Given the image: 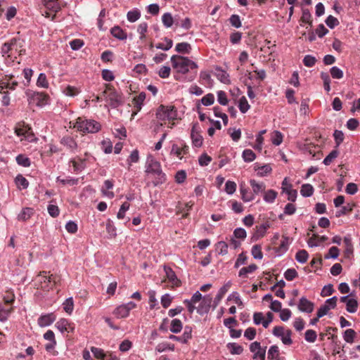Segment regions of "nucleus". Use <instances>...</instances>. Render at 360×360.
<instances>
[{
	"instance_id": "1",
	"label": "nucleus",
	"mask_w": 360,
	"mask_h": 360,
	"mask_svg": "<svg viewBox=\"0 0 360 360\" xmlns=\"http://www.w3.org/2000/svg\"><path fill=\"white\" fill-rule=\"evenodd\" d=\"M155 115L161 126L165 124L166 122L168 121V127L172 129L174 123L171 122L177 119L178 112L173 105H160L157 108Z\"/></svg>"
},
{
	"instance_id": "2",
	"label": "nucleus",
	"mask_w": 360,
	"mask_h": 360,
	"mask_svg": "<svg viewBox=\"0 0 360 360\" xmlns=\"http://www.w3.org/2000/svg\"><path fill=\"white\" fill-rule=\"evenodd\" d=\"M23 41L20 39L13 38L4 44L1 47V53L4 57L15 58V53L22 55L25 53Z\"/></svg>"
},
{
	"instance_id": "3",
	"label": "nucleus",
	"mask_w": 360,
	"mask_h": 360,
	"mask_svg": "<svg viewBox=\"0 0 360 360\" xmlns=\"http://www.w3.org/2000/svg\"><path fill=\"white\" fill-rule=\"evenodd\" d=\"M171 62L172 67L178 72L185 74L190 70L197 68V65L188 58L175 55L172 56Z\"/></svg>"
},
{
	"instance_id": "4",
	"label": "nucleus",
	"mask_w": 360,
	"mask_h": 360,
	"mask_svg": "<svg viewBox=\"0 0 360 360\" xmlns=\"http://www.w3.org/2000/svg\"><path fill=\"white\" fill-rule=\"evenodd\" d=\"M73 127L84 133H96L101 129V124L93 120L77 119Z\"/></svg>"
},
{
	"instance_id": "5",
	"label": "nucleus",
	"mask_w": 360,
	"mask_h": 360,
	"mask_svg": "<svg viewBox=\"0 0 360 360\" xmlns=\"http://www.w3.org/2000/svg\"><path fill=\"white\" fill-rule=\"evenodd\" d=\"M103 96L107 103L105 106L109 105L115 108L122 103V96L111 85H106L105 89L103 92Z\"/></svg>"
},
{
	"instance_id": "6",
	"label": "nucleus",
	"mask_w": 360,
	"mask_h": 360,
	"mask_svg": "<svg viewBox=\"0 0 360 360\" xmlns=\"http://www.w3.org/2000/svg\"><path fill=\"white\" fill-rule=\"evenodd\" d=\"M39 283V287L45 290L51 289L60 280L59 276L54 274H50L49 272L43 271L36 278Z\"/></svg>"
},
{
	"instance_id": "7",
	"label": "nucleus",
	"mask_w": 360,
	"mask_h": 360,
	"mask_svg": "<svg viewBox=\"0 0 360 360\" xmlns=\"http://www.w3.org/2000/svg\"><path fill=\"white\" fill-rule=\"evenodd\" d=\"M146 172L156 176L157 179L154 182L155 185L162 184L166 179L165 174L162 172L160 162L151 160L146 168Z\"/></svg>"
},
{
	"instance_id": "8",
	"label": "nucleus",
	"mask_w": 360,
	"mask_h": 360,
	"mask_svg": "<svg viewBox=\"0 0 360 360\" xmlns=\"http://www.w3.org/2000/svg\"><path fill=\"white\" fill-rule=\"evenodd\" d=\"M15 133L18 136L21 137V141H26L31 143L37 141V138L27 125L18 124L15 129Z\"/></svg>"
},
{
	"instance_id": "9",
	"label": "nucleus",
	"mask_w": 360,
	"mask_h": 360,
	"mask_svg": "<svg viewBox=\"0 0 360 360\" xmlns=\"http://www.w3.org/2000/svg\"><path fill=\"white\" fill-rule=\"evenodd\" d=\"M29 102L39 107H43L48 104L49 96L43 92L27 93Z\"/></svg>"
},
{
	"instance_id": "10",
	"label": "nucleus",
	"mask_w": 360,
	"mask_h": 360,
	"mask_svg": "<svg viewBox=\"0 0 360 360\" xmlns=\"http://www.w3.org/2000/svg\"><path fill=\"white\" fill-rule=\"evenodd\" d=\"M273 334L280 338L284 345H290L292 343L291 339L292 332L290 330L285 329L282 326H276L273 329Z\"/></svg>"
},
{
	"instance_id": "11",
	"label": "nucleus",
	"mask_w": 360,
	"mask_h": 360,
	"mask_svg": "<svg viewBox=\"0 0 360 360\" xmlns=\"http://www.w3.org/2000/svg\"><path fill=\"white\" fill-rule=\"evenodd\" d=\"M136 307V304L134 302H129L116 307L113 311L114 315L117 319L127 318L130 311Z\"/></svg>"
},
{
	"instance_id": "12",
	"label": "nucleus",
	"mask_w": 360,
	"mask_h": 360,
	"mask_svg": "<svg viewBox=\"0 0 360 360\" xmlns=\"http://www.w3.org/2000/svg\"><path fill=\"white\" fill-rule=\"evenodd\" d=\"M188 152V146L186 143H173L170 151V155L176 157L179 160H182L184 156L186 155Z\"/></svg>"
},
{
	"instance_id": "13",
	"label": "nucleus",
	"mask_w": 360,
	"mask_h": 360,
	"mask_svg": "<svg viewBox=\"0 0 360 360\" xmlns=\"http://www.w3.org/2000/svg\"><path fill=\"white\" fill-rule=\"evenodd\" d=\"M337 301L338 298L336 296L326 300L325 303L321 306L318 310L319 317H323L326 315L330 309H334L336 307Z\"/></svg>"
},
{
	"instance_id": "14",
	"label": "nucleus",
	"mask_w": 360,
	"mask_h": 360,
	"mask_svg": "<svg viewBox=\"0 0 360 360\" xmlns=\"http://www.w3.org/2000/svg\"><path fill=\"white\" fill-rule=\"evenodd\" d=\"M250 350L252 352L254 359L264 360L266 355V349L262 348L259 342H254L250 345Z\"/></svg>"
},
{
	"instance_id": "15",
	"label": "nucleus",
	"mask_w": 360,
	"mask_h": 360,
	"mask_svg": "<svg viewBox=\"0 0 360 360\" xmlns=\"http://www.w3.org/2000/svg\"><path fill=\"white\" fill-rule=\"evenodd\" d=\"M166 279L171 284L172 288L181 285V281L177 278L175 272L169 266H164Z\"/></svg>"
},
{
	"instance_id": "16",
	"label": "nucleus",
	"mask_w": 360,
	"mask_h": 360,
	"mask_svg": "<svg viewBox=\"0 0 360 360\" xmlns=\"http://www.w3.org/2000/svg\"><path fill=\"white\" fill-rule=\"evenodd\" d=\"M212 301V299L210 295L203 297L202 300L200 301V304L196 308L197 312L201 315L207 313L211 307Z\"/></svg>"
},
{
	"instance_id": "17",
	"label": "nucleus",
	"mask_w": 360,
	"mask_h": 360,
	"mask_svg": "<svg viewBox=\"0 0 360 360\" xmlns=\"http://www.w3.org/2000/svg\"><path fill=\"white\" fill-rule=\"evenodd\" d=\"M56 319V316L53 313L41 315L38 319V325L40 327L49 326L55 321Z\"/></svg>"
},
{
	"instance_id": "18",
	"label": "nucleus",
	"mask_w": 360,
	"mask_h": 360,
	"mask_svg": "<svg viewBox=\"0 0 360 360\" xmlns=\"http://www.w3.org/2000/svg\"><path fill=\"white\" fill-rule=\"evenodd\" d=\"M191 333H192L191 328L186 327L184 328V333L182 334V335L181 337L171 335H169V338L170 340L178 341L181 343H186L188 341V340H190L192 337Z\"/></svg>"
},
{
	"instance_id": "19",
	"label": "nucleus",
	"mask_w": 360,
	"mask_h": 360,
	"mask_svg": "<svg viewBox=\"0 0 360 360\" xmlns=\"http://www.w3.org/2000/svg\"><path fill=\"white\" fill-rule=\"evenodd\" d=\"M298 309L302 312L311 313L314 310V304L306 297H302L300 300Z\"/></svg>"
},
{
	"instance_id": "20",
	"label": "nucleus",
	"mask_w": 360,
	"mask_h": 360,
	"mask_svg": "<svg viewBox=\"0 0 360 360\" xmlns=\"http://www.w3.org/2000/svg\"><path fill=\"white\" fill-rule=\"evenodd\" d=\"M113 182L111 180H105L103 183V185L101 188V193L102 194L109 198V199H112L114 198L115 196V194L114 193L111 191L113 188Z\"/></svg>"
},
{
	"instance_id": "21",
	"label": "nucleus",
	"mask_w": 360,
	"mask_h": 360,
	"mask_svg": "<svg viewBox=\"0 0 360 360\" xmlns=\"http://www.w3.org/2000/svg\"><path fill=\"white\" fill-rule=\"evenodd\" d=\"M178 16L173 18L170 13H165L162 16V24L167 28L171 27L174 22H176V25H178Z\"/></svg>"
},
{
	"instance_id": "22",
	"label": "nucleus",
	"mask_w": 360,
	"mask_h": 360,
	"mask_svg": "<svg viewBox=\"0 0 360 360\" xmlns=\"http://www.w3.org/2000/svg\"><path fill=\"white\" fill-rule=\"evenodd\" d=\"M146 99V93L141 92L136 96H135L132 100V104L134 107L136 108V112L133 113V115H136L137 112L140 111L142 105H143V102Z\"/></svg>"
},
{
	"instance_id": "23",
	"label": "nucleus",
	"mask_w": 360,
	"mask_h": 360,
	"mask_svg": "<svg viewBox=\"0 0 360 360\" xmlns=\"http://www.w3.org/2000/svg\"><path fill=\"white\" fill-rule=\"evenodd\" d=\"M43 4L47 10L55 13L61 9L58 0H43Z\"/></svg>"
},
{
	"instance_id": "24",
	"label": "nucleus",
	"mask_w": 360,
	"mask_h": 360,
	"mask_svg": "<svg viewBox=\"0 0 360 360\" xmlns=\"http://www.w3.org/2000/svg\"><path fill=\"white\" fill-rule=\"evenodd\" d=\"M61 143L74 153L77 151V144L74 139L70 136L63 137L61 139Z\"/></svg>"
},
{
	"instance_id": "25",
	"label": "nucleus",
	"mask_w": 360,
	"mask_h": 360,
	"mask_svg": "<svg viewBox=\"0 0 360 360\" xmlns=\"http://www.w3.org/2000/svg\"><path fill=\"white\" fill-rule=\"evenodd\" d=\"M191 137L192 139V143L194 146L199 148L202 145V136L195 129V127H193L191 130Z\"/></svg>"
},
{
	"instance_id": "26",
	"label": "nucleus",
	"mask_w": 360,
	"mask_h": 360,
	"mask_svg": "<svg viewBox=\"0 0 360 360\" xmlns=\"http://www.w3.org/2000/svg\"><path fill=\"white\" fill-rule=\"evenodd\" d=\"M328 237L326 236H319L316 234H313L311 238L307 240V244L309 247H317L321 243L326 241Z\"/></svg>"
},
{
	"instance_id": "27",
	"label": "nucleus",
	"mask_w": 360,
	"mask_h": 360,
	"mask_svg": "<svg viewBox=\"0 0 360 360\" xmlns=\"http://www.w3.org/2000/svg\"><path fill=\"white\" fill-rule=\"evenodd\" d=\"M240 193L241 195V199L245 202H251L255 199V195L249 192L248 188L243 184L240 186Z\"/></svg>"
},
{
	"instance_id": "28",
	"label": "nucleus",
	"mask_w": 360,
	"mask_h": 360,
	"mask_svg": "<svg viewBox=\"0 0 360 360\" xmlns=\"http://www.w3.org/2000/svg\"><path fill=\"white\" fill-rule=\"evenodd\" d=\"M250 184L252 189V194H254L255 195H258L259 193L264 191L266 188L265 184L264 183L257 182L255 179H250Z\"/></svg>"
},
{
	"instance_id": "29",
	"label": "nucleus",
	"mask_w": 360,
	"mask_h": 360,
	"mask_svg": "<svg viewBox=\"0 0 360 360\" xmlns=\"http://www.w3.org/2000/svg\"><path fill=\"white\" fill-rule=\"evenodd\" d=\"M34 214V210L31 207L23 208L18 216L19 221H25L28 220Z\"/></svg>"
},
{
	"instance_id": "30",
	"label": "nucleus",
	"mask_w": 360,
	"mask_h": 360,
	"mask_svg": "<svg viewBox=\"0 0 360 360\" xmlns=\"http://www.w3.org/2000/svg\"><path fill=\"white\" fill-rule=\"evenodd\" d=\"M269 227H270V224L269 223H264L259 226H257L256 231L254 234V237L256 239H259V238L264 237L266 233V230Z\"/></svg>"
},
{
	"instance_id": "31",
	"label": "nucleus",
	"mask_w": 360,
	"mask_h": 360,
	"mask_svg": "<svg viewBox=\"0 0 360 360\" xmlns=\"http://www.w3.org/2000/svg\"><path fill=\"white\" fill-rule=\"evenodd\" d=\"M216 77L217 78L224 84H229L231 82L229 75L221 68H218L216 70Z\"/></svg>"
},
{
	"instance_id": "32",
	"label": "nucleus",
	"mask_w": 360,
	"mask_h": 360,
	"mask_svg": "<svg viewBox=\"0 0 360 360\" xmlns=\"http://www.w3.org/2000/svg\"><path fill=\"white\" fill-rule=\"evenodd\" d=\"M271 141L274 146H280L283 140V135L279 131H274L271 133Z\"/></svg>"
},
{
	"instance_id": "33",
	"label": "nucleus",
	"mask_w": 360,
	"mask_h": 360,
	"mask_svg": "<svg viewBox=\"0 0 360 360\" xmlns=\"http://www.w3.org/2000/svg\"><path fill=\"white\" fill-rule=\"evenodd\" d=\"M227 302L232 301L236 304H237L239 307H243V303L241 300L240 296L238 292H232L226 299Z\"/></svg>"
},
{
	"instance_id": "34",
	"label": "nucleus",
	"mask_w": 360,
	"mask_h": 360,
	"mask_svg": "<svg viewBox=\"0 0 360 360\" xmlns=\"http://www.w3.org/2000/svg\"><path fill=\"white\" fill-rule=\"evenodd\" d=\"M15 183L19 189H26L29 186L28 181L21 174H18L15 179Z\"/></svg>"
},
{
	"instance_id": "35",
	"label": "nucleus",
	"mask_w": 360,
	"mask_h": 360,
	"mask_svg": "<svg viewBox=\"0 0 360 360\" xmlns=\"http://www.w3.org/2000/svg\"><path fill=\"white\" fill-rule=\"evenodd\" d=\"M278 193L274 190L269 189L264 193V200L267 203H273L277 198Z\"/></svg>"
},
{
	"instance_id": "36",
	"label": "nucleus",
	"mask_w": 360,
	"mask_h": 360,
	"mask_svg": "<svg viewBox=\"0 0 360 360\" xmlns=\"http://www.w3.org/2000/svg\"><path fill=\"white\" fill-rule=\"evenodd\" d=\"M110 32L114 37L121 40L127 39V33L118 26L112 27Z\"/></svg>"
},
{
	"instance_id": "37",
	"label": "nucleus",
	"mask_w": 360,
	"mask_h": 360,
	"mask_svg": "<svg viewBox=\"0 0 360 360\" xmlns=\"http://www.w3.org/2000/svg\"><path fill=\"white\" fill-rule=\"evenodd\" d=\"M226 347L231 354H240L243 351V347L235 342L229 343Z\"/></svg>"
},
{
	"instance_id": "38",
	"label": "nucleus",
	"mask_w": 360,
	"mask_h": 360,
	"mask_svg": "<svg viewBox=\"0 0 360 360\" xmlns=\"http://www.w3.org/2000/svg\"><path fill=\"white\" fill-rule=\"evenodd\" d=\"M183 325L179 319H174L170 324V331L173 333H179L182 330Z\"/></svg>"
},
{
	"instance_id": "39",
	"label": "nucleus",
	"mask_w": 360,
	"mask_h": 360,
	"mask_svg": "<svg viewBox=\"0 0 360 360\" xmlns=\"http://www.w3.org/2000/svg\"><path fill=\"white\" fill-rule=\"evenodd\" d=\"M257 269V266L256 264H250L248 266L240 269L238 275L240 277H247L248 274L253 273Z\"/></svg>"
},
{
	"instance_id": "40",
	"label": "nucleus",
	"mask_w": 360,
	"mask_h": 360,
	"mask_svg": "<svg viewBox=\"0 0 360 360\" xmlns=\"http://www.w3.org/2000/svg\"><path fill=\"white\" fill-rule=\"evenodd\" d=\"M344 244H345V253L347 257H349L353 253V245L352 243V240L350 237L345 236L344 238Z\"/></svg>"
},
{
	"instance_id": "41",
	"label": "nucleus",
	"mask_w": 360,
	"mask_h": 360,
	"mask_svg": "<svg viewBox=\"0 0 360 360\" xmlns=\"http://www.w3.org/2000/svg\"><path fill=\"white\" fill-rule=\"evenodd\" d=\"M63 308L64 311L70 315L74 309V301L72 297H69L63 303Z\"/></svg>"
},
{
	"instance_id": "42",
	"label": "nucleus",
	"mask_w": 360,
	"mask_h": 360,
	"mask_svg": "<svg viewBox=\"0 0 360 360\" xmlns=\"http://www.w3.org/2000/svg\"><path fill=\"white\" fill-rule=\"evenodd\" d=\"M84 159L78 157L77 160L76 158L72 159L70 162L72 164V167L74 168L75 172L81 171L84 168Z\"/></svg>"
},
{
	"instance_id": "43",
	"label": "nucleus",
	"mask_w": 360,
	"mask_h": 360,
	"mask_svg": "<svg viewBox=\"0 0 360 360\" xmlns=\"http://www.w3.org/2000/svg\"><path fill=\"white\" fill-rule=\"evenodd\" d=\"M216 251L219 255H226L228 253V244L224 241H219L215 245Z\"/></svg>"
},
{
	"instance_id": "44",
	"label": "nucleus",
	"mask_w": 360,
	"mask_h": 360,
	"mask_svg": "<svg viewBox=\"0 0 360 360\" xmlns=\"http://www.w3.org/2000/svg\"><path fill=\"white\" fill-rule=\"evenodd\" d=\"M358 309V302L356 299L350 297L346 304V309L349 313H355Z\"/></svg>"
},
{
	"instance_id": "45",
	"label": "nucleus",
	"mask_w": 360,
	"mask_h": 360,
	"mask_svg": "<svg viewBox=\"0 0 360 360\" xmlns=\"http://www.w3.org/2000/svg\"><path fill=\"white\" fill-rule=\"evenodd\" d=\"M268 359L276 360L279 358V349L276 345H272L269 347L268 351Z\"/></svg>"
},
{
	"instance_id": "46",
	"label": "nucleus",
	"mask_w": 360,
	"mask_h": 360,
	"mask_svg": "<svg viewBox=\"0 0 360 360\" xmlns=\"http://www.w3.org/2000/svg\"><path fill=\"white\" fill-rule=\"evenodd\" d=\"M300 193L304 197H309L314 193V188L309 184H303L301 187Z\"/></svg>"
},
{
	"instance_id": "47",
	"label": "nucleus",
	"mask_w": 360,
	"mask_h": 360,
	"mask_svg": "<svg viewBox=\"0 0 360 360\" xmlns=\"http://www.w3.org/2000/svg\"><path fill=\"white\" fill-rule=\"evenodd\" d=\"M13 311V308H4L0 303V321L4 322L9 317L11 313Z\"/></svg>"
},
{
	"instance_id": "48",
	"label": "nucleus",
	"mask_w": 360,
	"mask_h": 360,
	"mask_svg": "<svg viewBox=\"0 0 360 360\" xmlns=\"http://www.w3.org/2000/svg\"><path fill=\"white\" fill-rule=\"evenodd\" d=\"M63 94L68 96H75L79 94L80 90L73 86L68 85L63 90Z\"/></svg>"
},
{
	"instance_id": "49",
	"label": "nucleus",
	"mask_w": 360,
	"mask_h": 360,
	"mask_svg": "<svg viewBox=\"0 0 360 360\" xmlns=\"http://www.w3.org/2000/svg\"><path fill=\"white\" fill-rule=\"evenodd\" d=\"M141 17V12L138 9L129 11L127 14V20L131 22H134Z\"/></svg>"
},
{
	"instance_id": "50",
	"label": "nucleus",
	"mask_w": 360,
	"mask_h": 360,
	"mask_svg": "<svg viewBox=\"0 0 360 360\" xmlns=\"http://www.w3.org/2000/svg\"><path fill=\"white\" fill-rule=\"evenodd\" d=\"M242 156H243V158L244 161L247 162H252L256 158V155L250 149H245V150H244L243 152Z\"/></svg>"
},
{
	"instance_id": "51",
	"label": "nucleus",
	"mask_w": 360,
	"mask_h": 360,
	"mask_svg": "<svg viewBox=\"0 0 360 360\" xmlns=\"http://www.w3.org/2000/svg\"><path fill=\"white\" fill-rule=\"evenodd\" d=\"M156 351L158 352H163L166 350L174 351V345L173 344H170L168 342H161L158 344L155 348Z\"/></svg>"
},
{
	"instance_id": "52",
	"label": "nucleus",
	"mask_w": 360,
	"mask_h": 360,
	"mask_svg": "<svg viewBox=\"0 0 360 360\" xmlns=\"http://www.w3.org/2000/svg\"><path fill=\"white\" fill-rule=\"evenodd\" d=\"M356 337V332L353 329H347L343 334V339L348 343H352Z\"/></svg>"
},
{
	"instance_id": "53",
	"label": "nucleus",
	"mask_w": 360,
	"mask_h": 360,
	"mask_svg": "<svg viewBox=\"0 0 360 360\" xmlns=\"http://www.w3.org/2000/svg\"><path fill=\"white\" fill-rule=\"evenodd\" d=\"M37 85L39 87L47 89L49 87V82L44 73H40L37 80Z\"/></svg>"
},
{
	"instance_id": "54",
	"label": "nucleus",
	"mask_w": 360,
	"mask_h": 360,
	"mask_svg": "<svg viewBox=\"0 0 360 360\" xmlns=\"http://www.w3.org/2000/svg\"><path fill=\"white\" fill-rule=\"evenodd\" d=\"M173 42L172 40L168 38H165L163 43H158L156 44V48L158 49H162L164 51H168L172 47Z\"/></svg>"
},
{
	"instance_id": "55",
	"label": "nucleus",
	"mask_w": 360,
	"mask_h": 360,
	"mask_svg": "<svg viewBox=\"0 0 360 360\" xmlns=\"http://www.w3.org/2000/svg\"><path fill=\"white\" fill-rule=\"evenodd\" d=\"M308 257H309V254L304 250H301L298 251L295 255L296 260L301 264L305 263L307 261Z\"/></svg>"
},
{
	"instance_id": "56",
	"label": "nucleus",
	"mask_w": 360,
	"mask_h": 360,
	"mask_svg": "<svg viewBox=\"0 0 360 360\" xmlns=\"http://www.w3.org/2000/svg\"><path fill=\"white\" fill-rule=\"evenodd\" d=\"M339 152L338 150H332L323 160V163L326 165H330L333 161L338 158Z\"/></svg>"
},
{
	"instance_id": "57",
	"label": "nucleus",
	"mask_w": 360,
	"mask_h": 360,
	"mask_svg": "<svg viewBox=\"0 0 360 360\" xmlns=\"http://www.w3.org/2000/svg\"><path fill=\"white\" fill-rule=\"evenodd\" d=\"M16 162L19 165L25 167H30L31 165L30 160L24 155H18L16 157Z\"/></svg>"
},
{
	"instance_id": "58",
	"label": "nucleus",
	"mask_w": 360,
	"mask_h": 360,
	"mask_svg": "<svg viewBox=\"0 0 360 360\" xmlns=\"http://www.w3.org/2000/svg\"><path fill=\"white\" fill-rule=\"evenodd\" d=\"M256 170L258 176H265L271 173L272 169L269 165H265L262 167H259Z\"/></svg>"
},
{
	"instance_id": "59",
	"label": "nucleus",
	"mask_w": 360,
	"mask_h": 360,
	"mask_svg": "<svg viewBox=\"0 0 360 360\" xmlns=\"http://www.w3.org/2000/svg\"><path fill=\"white\" fill-rule=\"evenodd\" d=\"M70 322V321H69L68 319H60L56 322L55 326L61 333H64L65 330H67V326H68Z\"/></svg>"
},
{
	"instance_id": "60",
	"label": "nucleus",
	"mask_w": 360,
	"mask_h": 360,
	"mask_svg": "<svg viewBox=\"0 0 360 360\" xmlns=\"http://www.w3.org/2000/svg\"><path fill=\"white\" fill-rule=\"evenodd\" d=\"M231 286L232 282L231 281H228L219 289L217 295L224 297L225 294L231 289Z\"/></svg>"
},
{
	"instance_id": "61",
	"label": "nucleus",
	"mask_w": 360,
	"mask_h": 360,
	"mask_svg": "<svg viewBox=\"0 0 360 360\" xmlns=\"http://www.w3.org/2000/svg\"><path fill=\"white\" fill-rule=\"evenodd\" d=\"M200 101L203 105H211L214 102V96L212 94H207L201 98Z\"/></svg>"
},
{
	"instance_id": "62",
	"label": "nucleus",
	"mask_w": 360,
	"mask_h": 360,
	"mask_svg": "<svg viewBox=\"0 0 360 360\" xmlns=\"http://www.w3.org/2000/svg\"><path fill=\"white\" fill-rule=\"evenodd\" d=\"M236 184L232 181H227L225 184V191L229 195H232L236 192Z\"/></svg>"
},
{
	"instance_id": "63",
	"label": "nucleus",
	"mask_w": 360,
	"mask_h": 360,
	"mask_svg": "<svg viewBox=\"0 0 360 360\" xmlns=\"http://www.w3.org/2000/svg\"><path fill=\"white\" fill-rule=\"evenodd\" d=\"M238 107L240 112L243 113L246 112L250 109V106L245 97L243 96L240 98Z\"/></svg>"
},
{
	"instance_id": "64",
	"label": "nucleus",
	"mask_w": 360,
	"mask_h": 360,
	"mask_svg": "<svg viewBox=\"0 0 360 360\" xmlns=\"http://www.w3.org/2000/svg\"><path fill=\"white\" fill-rule=\"evenodd\" d=\"M175 49L179 53H188L191 49V46L186 42L179 43L176 45Z\"/></svg>"
}]
</instances>
